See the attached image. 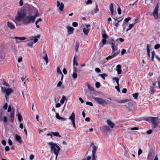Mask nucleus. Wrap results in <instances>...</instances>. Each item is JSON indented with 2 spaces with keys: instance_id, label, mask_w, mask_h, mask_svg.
<instances>
[{
  "instance_id": "obj_26",
  "label": "nucleus",
  "mask_w": 160,
  "mask_h": 160,
  "mask_svg": "<svg viewBox=\"0 0 160 160\" xmlns=\"http://www.w3.org/2000/svg\"><path fill=\"white\" fill-rule=\"evenodd\" d=\"M8 26L10 29H13L14 28V26L13 24L10 22H8Z\"/></svg>"
},
{
  "instance_id": "obj_46",
  "label": "nucleus",
  "mask_w": 160,
  "mask_h": 160,
  "mask_svg": "<svg viewBox=\"0 0 160 160\" xmlns=\"http://www.w3.org/2000/svg\"><path fill=\"white\" fill-rule=\"evenodd\" d=\"M57 72L58 73L61 74H62L59 67H58L57 68Z\"/></svg>"
},
{
  "instance_id": "obj_38",
  "label": "nucleus",
  "mask_w": 160,
  "mask_h": 160,
  "mask_svg": "<svg viewBox=\"0 0 160 160\" xmlns=\"http://www.w3.org/2000/svg\"><path fill=\"white\" fill-rule=\"evenodd\" d=\"M104 128L105 129L107 132H109L111 131V130L110 128L109 127L107 126H104Z\"/></svg>"
},
{
  "instance_id": "obj_50",
  "label": "nucleus",
  "mask_w": 160,
  "mask_h": 160,
  "mask_svg": "<svg viewBox=\"0 0 160 160\" xmlns=\"http://www.w3.org/2000/svg\"><path fill=\"white\" fill-rule=\"evenodd\" d=\"M100 84L99 82H97L95 83V86L97 88H98L100 86Z\"/></svg>"
},
{
  "instance_id": "obj_45",
  "label": "nucleus",
  "mask_w": 160,
  "mask_h": 160,
  "mask_svg": "<svg viewBox=\"0 0 160 160\" xmlns=\"http://www.w3.org/2000/svg\"><path fill=\"white\" fill-rule=\"evenodd\" d=\"M62 84V82L61 81H59L57 83V87H60Z\"/></svg>"
},
{
  "instance_id": "obj_48",
  "label": "nucleus",
  "mask_w": 160,
  "mask_h": 160,
  "mask_svg": "<svg viewBox=\"0 0 160 160\" xmlns=\"http://www.w3.org/2000/svg\"><path fill=\"white\" fill-rule=\"evenodd\" d=\"M155 91V90L154 88L153 87H151L150 88V92L152 94H153L154 93Z\"/></svg>"
},
{
  "instance_id": "obj_52",
  "label": "nucleus",
  "mask_w": 160,
  "mask_h": 160,
  "mask_svg": "<svg viewBox=\"0 0 160 160\" xmlns=\"http://www.w3.org/2000/svg\"><path fill=\"white\" fill-rule=\"evenodd\" d=\"M86 104L88 105H90L91 106H93V104L92 102H86Z\"/></svg>"
},
{
  "instance_id": "obj_41",
  "label": "nucleus",
  "mask_w": 160,
  "mask_h": 160,
  "mask_svg": "<svg viewBox=\"0 0 160 160\" xmlns=\"http://www.w3.org/2000/svg\"><path fill=\"white\" fill-rule=\"evenodd\" d=\"M73 33V31H67V33L66 34V36L72 34Z\"/></svg>"
},
{
  "instance_id": "obj_56",
  "label": "nucleus",
  "mask_w": 160,
  "mask_h": 160,
  "mask_svg": "<svg viewBox=\"0 0 160 160\" xmlns=\"http://www.w3.org/2000/svg\"><path fill=\"white\" fill-rule=\"evenodd\" d=\"M2 83L5 86L7 87H9V85L4 80H3V82H2Z\"/></svg>"
},
{
  "instance_id": "obj_6",
  "label": "nucleus",
  "mask_w": 160,
  "mask_h": 160,
  "mask_svg": "<svg viewBox=\"0 0 160 160\" xmlns=\"http://www.w3.org/2000/svg\"><path fill=\"white\" fill-rule=\"evenodd\" d=\"M112 41V42L110 43L111 45V48L112 49V53L116 55H117L119 53V50H118L117 48V45H115V43L113 42V39L111 40Z\"/></svg>"
},
{
  "instance_id": "obj_2",
  "label": "nucleus",
  "mask_w": 160,
  "mask_h": 160,
  "mask_svg": "<svg viewBox=\"0 0 160 160\" xmlns=\"http://www.w3.org/2000/svg\"><path fill=\"white\" fill-rule=\"evenodd\" d=\"M40 34H38L37 36H32L29 37L28 41H31L28 43V46L32 47L34 43H36L38 41V39H40Z\"/></svg>"
},
{
  "instance_id": "obj_23",
  "label": "nucleus",
  "mask_w": 160,
  "mask_h": 160,
  "mask_svg": "<svg viewBox=\"0 0 160 160\" xmlns=\"http://www.w3.org/2000/svg\"><path fill=\"white\" fill-rule=\"evenodd\" d=\"M117 55L114 54H113L112 53L111 55L109 56H108V57L105 58V59L106 60V62H107L108 60L109 59H112V58H114Z\"/></svg>"
},
{
  "instance_id": "obj_63",
  "label": "nucleus",
  "mask_w": 160,
  "mask_h": 160,
  "mask_svg": "<svg viewBox=\"0 0 160 160\" xmlns=\"http://www.w3.org/2000/svg\"><path fill=\"white\" fill-rule=\"evenodd\" d=\"M2 144L4 145V146H5L6 145V141L4 140H3L2 141Z\"/></svg>"
},
{
  "instance_id": "obj_40",
  "label": "nucleus",
  "mask_w": 160,
  "mask_h": 160,
  "mask_svg": "<svg viewBox=\"0 0 160 160\" xmlns=\"http://www.w3.org/2000/svg\"><path fill=\"white\" fill-rule=\"evenodd\" d=\"M22 119V116L18 113V120L19 122H21Z\"/></svg>"
},
{
  "instance_id": "obj_54",
  "label": "nucleus",
  "mask_w": 160,
  "mask_h": 160,
  "mask_svg": "<svg viewBox=\"0 0 160 160\" xmlns=\"http://www.w3.org/2000/svg\"><path fill=\"white\" fill-rule=\"evenodd\" d=\"M95 70L96 72L98 73L100 72H101L100 69L99 68H95Z\"/></svg>"
},
{
  "instance_id": "obj_32",
  "label": "nucleus",
  "mask_w": 160,
  "mask_h": 160,
  "mask_svg": "<svg viewBox=\"0 0 160 160\" xmlns=\"http://www.w3.org/2000/svg\"><path fill=\"white\" fill-rule=\"evenodd\" d=\"M51 133L54 136H58V137H61V136L60 135H59V132H51Z\"/></svg>"
},
{
  "instance_id": "obj_39",
  "label": "nucleus",
  "mask_w": 160,
  "mask_h": 160,
  "mask_svg": "<svg viewBox=\"0 0 160 160\" xmlns=\"http://www.w3.org/2000/svg\"><path fill=\"white\" fill-rule=\"evenodd\" d=\"M138 95V93H136L132 94L133 97L135 99H137V98Z\"/></svg>"
},
{
  "instance_id": "obj_29",
  "label": "nucleus",
  "mask_w": 160,
  "mask_h": 160,
  "mask_svg": "<svg viewBox=\"0 0 160 160\" xmlns=\"http://www.w3.org/2000/svg\"><path fill=\"white\" fill-rule=\"evenodd\" d=\"M150 46V45L149 44L147 45V54L148 57L149 58L150 56V50L149 49V47Z\"/></svg>"
},
{
  "instance_id": "obj_61",
  "label": "nucleus",
  "mask_w": 160,
  "mask_h": 160,
  "mask_svg": "<svg viewBox=\"0 0 160 160\" xmlns=\"http://www.w3.org/2000/svg\"><path fill=\"white\" fill-rule=\"evenodd\" d=\"M152 130L151 129L147 131V133L148 134H150L152 133Z\"/></svg>"
},
{
  "instance_id": "obj_5",
  "label": "nucleus",
  "mask_w": 160,
  "mask_h": 160,
  "mask_svg": "<svg viewBox=\"0 0 160 160\" xmlns=\"http://www.w3.org/2000/svg\"><path fill=\"white\" fill-rule=\"evenodd\" d=\"M26 14L24 10H21L20 11H18L17 16L15 18V20L17 21H20L26 16Z\"/></svg>"
},
{
  "instance_id": "obj_19",
  "label": "nucleus",
  "mask_w": 160,
  "mask_h": 160,
  "mask_svg": "<svg viewBox=\"0 0 160 160\" xmlns=\"http://www.w3.org/2000/svg\"><path fill=\"white\" fill-rule=\"evenodd\" d=\"M32 11L35 13V15L33 16V17H35V19L37 17L39 16L40 13L38 11V10L35 8H33Z\"/></svg>"
},
{
  "instance_id": "obj_20",
  "label": "nucleus",
  "mask_w": 160,
  "mask_h": 160,
  "mask_svg": "<svg viewBox=\"0 0 160 160\" xmlns=\"http://www.w3.org/2000/svg\"><path fill=\"white\" fill-rule=\"evenodd\" d=\"M121 66L120 64L117 65L116 66V70L118 74H120L122 72V70L121 69Z\"/></svg>"
},
{
  "instance_id": "obj_53",
  "label": "nucleus",
  "mask_w": 160,
  "mask_h": 160,
  "mask_svg": "<svg viewBox=\"0 0 160 160\" xmlns=\"http://www.w3.org/2000/svg\"><path fill=\"white\" fill-rule=\"evenodd\" d=\"M112 80L113 81H115L116 82L118 81V80H119V79L118 78L114 77L112 78Z\"/></svg>"
},
{
  "instance_id": "obj_31",
  "label": "nucleus",
  "mask_w": 160,
  "mask_h": 160,
  "mask_svg": "<svg viewBox=\"0 0 160 160\" xmlns=\"http://www.w3.org/2000/svg\"><path fill=\"white\" fill-rule=\"evenodd\" d=\"M98 76H100L104 80L105 79V77L107 76V74L106 73H104L102 74H99Z\"/></svg>"
},
{
  "instance_id": "obj_13",
  "label": "nucleus",
  "mask_w": 160,
  "mask_h": 160,
  "mask_svg": "<svg viewBox=\"0 0 160 160\" xmlns=\"http://www.w3.org/2000/svg\"><path fill=\"white\" fill-rule=\"evenodd\" d=\"M57 6L59 7V9L60 11H62L64 8V4L62 3H60L59 1H57Z\"/></svg>"
},
{
  "instance_id": "obj_59",
  "label": "nucleus",
  "mask_w": 160,
  "mask_h": 160,
  "mask_svg": "<svg viewBox=\"0 0 160 160\" xmlns=\"http://www.w3.org/2000/svg\"><path fill=\"white\" fill-rule=\"evenodd\" d=\"M118 14H120L121 13V10L120 7H119L118 9Z\"/></svg>"
},
{
  "instance_id": "obj_51",
  "label": "nucleus",
  "mask_w": 160,
  "mask_h": 160,
  "mask_svg": "<svg viewBox=\"0 0 160 160\" xmlns=\"http://www.w3.org/2000/svg\"><path fill=\"white\" fill-rule=\"evenodd\" d=\"M12 110L11 106V105H9L8 106V112H12Z\"/></svg>"
},
{
  "instance_id": "obj_16",
  "label": "nucleus",
  "mask_w": 160,
  "mask_h": 160,
  "mask_svg": "<svg viewBox=\"0 0 160 160\" xmlns=\"http://www.w3.org/2000/svg\"><path fill=\"white\" fill-rule=\"evenodd\" d=\"M43 54L44 55L43 57V59L45 61L46 64H47L48 62V58L45 51H43Z\"/></svg>"
},
{
  "instance_id": "obj_49",
  "label": "nucleus",
  "mask_w": 160,
  "mask_h": 160,
  "mask_svg": "<svg viewBox=\"0 0 160 160\" xmlns=\"http://www.w3.org/2000/svg\"><path fill=\"white\" fill-rule=\"evenodd\" d=\"M160 48V44H156L154 47V48L156 49H157Z\"/></svg>"
},
{
  "instance_id": "obj_24",
  "label": "nucleus",
  "mask_w": 160,
  "mask_h": 160,
  "mask_svg": "<svg viewBox=\"0 0 160 160\" xmlns=\"http://www.w3.org/2000/svg\"><path fill=\"white\" fill-rule=\"evenodd\" d=\"M128 100H129L127 99L123 100H118L117 101V102L119 103H123L127 102Z\"/></svg>"
},
{
  "instance_id": "obj_18",
  "label": "nucleus",
  "mask_w": 160,
  "mask_h": 160,
  "mask_svg": "<svg viewBox=\"0 0 160 160\" xmlns=\"http://www.w3.org/2000/svg\"><path fill=\"white\" fill-rule=\"evenodd\" d=\"M15 139L19 143L21 144L22 143L21 138V137L17 134L15 135Z\"/></svg>"
},
{
  "instance_id": "obj_15",
  "label": "nucleus",
  "mask_w": 160,
  "mask_h": 160,
  "mask_svg": "<svg viewBox=\"0 0 160 160\" xmlns=\"http://www.w3.org/2000/svg\"><path fill=\"white\" fill-rule=\"evenodd\" d=\"M2 112L0 113V121H3L4 123L6 122L7 121V118L6 116H4L3 118L2 117Z\"/></svg>"
},
{
  "instance_id": "obj_12",
  "label": "nucleus",
  "mask_w": 160,
  "mask_h": 160,
  "mask_svg": "<svg viewBox=\"0 0 160 160\" xmlns=\"http://www.w3.org/2000/svg\"><path fill=\"white\" fill-rule=\"evenodd\" d=\"M13 92V90L12 88H8L7 89H5L3 91V93H5L6 95L8 96Z\"/></svg>"
},
{
  "instance_id": "obj_14",
  "label": "nucleus",
  "mask_w": 160,
  "mask_h": 160,
  "mask_svg": "<svg viewBox=\"0 0 160 160\" xmlns=\"http://www.w3.org/2000/svg\"><path fill=\"white\" fill-rule=\"evenodd\" d=\"M73 72L72 74V77L74 80H76L77 77V71L76 68L73 66Z\"/></svg>"
},
{
  "instance_id": "obj_37",
  "label": "nucleus",
  "mask_w": 160,
  "mask_h": 160,
  "mask_svg": "<svg viewBox=\"0 0 160 160\" xmlns=\"http://www.w3.org/2000/svg\"><path fill=\"white\" fill-rule=\"evenodd\" d=\"M4 48L2 46H0V53L2 54H4L3 52L5 50Z\"/></svg>"
},
{
  "instance_id": "obj_1",
  "label": "nucleus",
  "mask_w": 160,
  "mask_h": 160,
  "mask_svg": "<svg viewBox=\"0 0 160 160\" xmlns=\"http://www.w3.org/2000/svg\"><path fill=\"white\" fill-rule=\"evenodd\" d=\"M48 144L50 146L51 152H53L55 155V160H56L60 149V147L57 144L52 142H48Z\"/></svg>"
},
{
  "instance_id": "obj_33",
  "label": "nucleus",
  "mask_w": 160,
  "mask_h": 160,
  "mask_svg": "<svg viewBox=\"0 0 160 160\" xmlns=\"http://www.w3.org/2000/svg\"><path fill=\"white\" fill-rule=\"evenodd\" d=\"M128 31H124L123 33L125 35L129 37L130 35V33L128 32Z\"/></svg>"
},
{
  "instance_id": "obj_4",
  "label": "nucleus",
  "mask_w": 160,
  "mask_h": 160,
  "mask_svg": "<svg viewBox=\"0 0 160 160\" xmlns=\"http://www.w3.org/2000/svg\"><path fill=\"white\" fill-rule=\"evenodd\" d=\"M35 20V17H33L32 14L30 13L23 19V22L26 24H28L34 22Z\"/></svg>"
},
{
  "instance_id": "obj_35",
  "label": "nucleus",
  "mask_w": 160,
  "mask_h": 160,
  "mask_svg": "<svg viewBox=\"0 0 160 160\" xmlns=\"http://www.w3.org/2000/svg\"><path fill=\"white\" fill-rule=\"evenodd\" d=\"M152 54V58H151V61H153V59L154 58V56L155 55V52L154 51H152L151 52Z\"/></svg>"
},
{
  "instance_id": "obj_8",
  "label": "nucleus",
  "mask_w": 160,
  "mask_h": 160,
  "mask_svg": "<svg viewBox=\"0 0 160 160\" xmlns=\"http://www.w3.org/2000/svg\"><path fill=\"white\" fill-rule=\"evenodd\" d=\"M94 100L99 104L103 106H105L108 104L107 101L102 98H93Z\"/></svg>"
},
{
  "instance_id": "obj_64",
  "label": "nucleus",
  "mask_w": 160,
  "mask_h": 160,
  "mask_svg": "<svg viewBox=\"0 0 160 160\" xmlns=\"http://www.w3.org/2000/svg\"><path fill=\"white\" fill-rule=\"evenodd\" d=\"M23 1L22 0H20L19 1V4L20 6H21L23 5Z\"/></svg>"
},
{
  "instance_id": "obj_21",
  "label": "nucleus",
  "mask_w": 160,
  "mask_h": 160,
  "mask_svg": "<svg viewBox=\"0 0 160 160\" xmlns=\"http://www.w3.org/2000/svg\"><path fill=\"white\" fill-rule=\"evenodd\" d=\"M75 114L73 112H72L70 115V117L69 118V119H70L71 122H75Z\"/></svg>"
},
{
  "instance_id": "obj_42",
  "label": "nucleus",
  "mask_w": 160,
  "mask_h": 160,
  "mask_svg": "<svg viewBox=\"0 0 160 160\" xmlns=\"http://www.w3.org/2000/svg\"><path fill=\"white\" fill-rule=\"evenodd\" d=\"M98 5L97 4H96V8L95 9L93 10V11L95 13H97L98 11Z\"/></svg>"
},
{
  "instance_id": "obj_60",
  "label": "nucleus",
  "mask_w": 160,
  "mask_h": 160,
  "mask_svg": "<svg viewBox=\"0 0 160 160\" xmlns=\"http://www.w3.org/2000/svg\"><path fill=\"white\" fill-rule=\"evenodd\" d=\"M131 18L130 17L126 18L125 19V21L126 22H128V21L131 19Z\"/></svg>"
},
{
  "instance_id": "obj_57",
  "label": "nucleus",
  "mask_w": 160,
  "mask_h": 160,
  "mask_svg": "<svg viewBox=\"0 0 160 160\" xmlns=\"http://www.w3.org/2000/svg\"><path fill=\"white\" fill-rule=\"evenodd\" d=\"M126 52V50L124 49H123L121 52V54L123 55Z\"/></svg>"
},
{
  "instance_id": "obj_55",
  "label": "nucleus",
  "mask_w": 160,
  "mask_h": 160,
  "mask_svg": "<svg viewBox=\"0 0 160 160\" xmlns=\"http://www.w3.org/2000/svg\"><path fill=\"white\" fill-rule=\"evenodd\" d=\"M92 2V1L91 0H88L86 2V4L88 5L89 4H91Z\"/></svg>"
},
{
  "instance_id": "obj_43",
  "label": "nucleus",
  "mask_w": 160,
  "mask_h": 160,
  "mask_svg": "<svg viewBox=\"0 0 160 160\" xmlns=\"http://www.w3.org/2000/svg\"><path fill=\"white\" fill-rule=\"evenodd\" d=\"M134 25V23H132V24H130L129 25L128 29H127V30H129V29H131L133 27Z\"/></svg>"
},
{
  "instance_id": "obj_3",
  "label": "nucleus",
  "mask_w": 160,
  "mask_h": 160,
  "mask_svg": "<svg viewBox=\"0 0 160 160\" xmlns=\"http://www.w3.org/2000/svg\"><path fill=\"white\" fill-rule=\"evenodd\" d=\"M148 119V121L151 122L152 124V127L154 128H155L158 124L159 123V119L158 117H150Z\"/></svg>"
},
{
  "instance_id": "obj_28",
  "label": "nucleus",
  "mask_w": 160,
  "mask_h": 160,
  "mask_svg": "<svg viewBox=\"0 0 160 160\" xmlns=\"http://www.w3.org/2000/svg\"><path fill=\"white\" fill-rule=\"evenodd\" d=\"M79 45V43L78 41H77L76 42V45L75 46V49L76 51L77 52H78V47Z\"/></svg>"
},
{
  "instance_id": "obj_58",
  "label": "nucleus",
  "mask_w": 160,
  "mask_h": 160,
  "mask_svg": "<svg viewBox=\"0 0 160 160\" xmlns=\"http://www.w3.org/2000/svg\"><path fill=\"white\" fill-rule=\"evenodd\" d=\"M78 23L76 22H73L72 23V25L74 27H76L78 26Z\"/></svg>"
},
{
  "instance_id": "obj_47",
  "label": "nucleus",
  "mask_w": 160,
  "mask_h": 160,
  "mask_svg": "<svg viewBox=\"0 0 160 160\" xmlns=\"http://www.w3.org/2000/svg\"><path fill=\"white\" fill-rule=\"evenodd\" d=\"M67 28L68 30H74V28L72 27H70L69 26H67Z\"/></svg>"
},
{
  "instance_id": "obj_34",
  "label": "nucleus",
  "mask_w": 160,
  "mask_h": 160,
  "mask_svg": "<svg viewBox=\"0 0 160 160\" xmlns=\"http://www.w3.org/2000/svg\"><path fill=\"white\" fill-rule=\"evenodd\" d=\"M66 96H62V98L61 99L60 101V102L62 104H63L64 103V101L66 99Z\"/></svg>"
},
{
  "instance_id": "obj_25",
  "label": "nucleus",
  "mask_w": 160,
  "mask_h": 160,
  "mask_svg": "<svg viewBox=\"0 0 160 160\" xmlns=\"http://www.w3.org/2000/svg\"><path fill=\"white\" fill-rule=\"evenodd\" d=\"M5 56L4 54H2L0 53V62L4 60Z\"/></svg>"
},
{
  "instance_id": "obj_44",
  "label": "nucleus",
  "mask_w": 160,
  "mask_h": 160,
  "mask_svg": "<svg viewBox=\"0 0 160 160\" xmlns=\"http://www.w3.org/2000/svg\"><path fill=\"white\" fill-rule=\"evenodd\" d=\"M8 107V104H7V103H6L3 106L2 108L5 110H6L7 109Z\"/></svg>"
},
{
  "instance_id": "obj_36",
  "label": "nucleus",
  "mask_w": 160,
  "mask_h": 160,
  "mask_svg": "<svg viewBox=\"0 0 160 160\" xmlns=\"http://www.w3.org/2000/svg\"><path fill=\"white\" fill-rule=\"evenodd\" d=\"M75 57L76 56H75L74 57L73 61V64L74 66L75 65L78 66V62L75 60Z\"/></svg>"
},
{
  "instance_id": "obj_7",
  "label": "nucleus",
  "mask_w": 160,
  "mask_h": 160,
  "mask_svg": "<svg viewBox=\"0 0 160 160\" xmlns=\"http://www.w3.org/2000/svg\"><path fill=\"white\" fill-rule=\"evenodd\" d=\"M90 147L92 148V160H96L97 156L96 155V153L98 149V146L95 145L94 143H92Z\"/></svg>"
},
{
  "instance_id": "obj_22",
  "label": "nucleus",
  "mask_w": 160,
  "mask_h": 160,
  "mask_svg": "<svg viewBox=\"0 0 160 160\" xmlns=\"http://www.w3.org/2000/svg\"><path fill=\"white\" fill-rule=\"evenodd\" d=\"M56 117L57 119H58L59 120H61L62 121H65L66 120V118L60 117L59 116L58 113H56Z\"/></svg>"
},
{
  "instance_id": "obj_27",
  "label": "nucleus",
  "mask_w": 160,
  "mask_h": 160,
  "mask_svg": "<svg viewBox=\"0 0 160 160\" xmlns=\"http://www.w3.org/2000/svg\"><path fill=\"white\" fill-rule=\"evenodd\" d=\"M14 38L18 39L21 41H23L26 39V38L25 37H15Z\"/></svg>"
},
{
  "instance_id": "obj_11",
  "label": "nucleus",
  "mask_w": 160,
  "mask_h": 160,
  "mask_svg": "<svg viewBox=\"0 0 160 160\" xmlns=\"http://www.w3.org/2000/svg\"><path fill=\"white\" fill-rule=\"evenodd\" d=\"M14 110L12 109V112H10V115L9 116L10 121L11 122H13L14 120Z\"/></svg>"
},
{
  "instance_id": "obj_30",
  "label": "nucleus",
  "mask_w": 160,
  "mask_h": 160,
  "mask_svg": "<svg viewBox=\"0 0 160 160\" xmlns=\"http://www.w3.org/2000/svg\"><path fill=\"white\" fill-rule=\"evenodd\" d=\"M110 9L111 11V14L112 15L113 13V4L112 3H111L110 4Z\"/></svg>"
},
{
  "instance_id": "obj_17",
  "label": "nucleus",
  "mask_w": 160,
  "mask_h": 160,
  "mask_svg": "<svg viewBox=\"0 0 160 160\" xmlns=\"http://www.w3.org/2000/svg\"><path fill=\"white\" fill-rule=\"evenodd\" d=\"M106 122L108 125L112 128H113L115 126L114 123L109 120H107Z\"/></svg>"
},
{
  "instance_id": "obj_62",
  "label": "nucleus",
  "mask_w": 160,
  "mask_h": 160,
  "mask_svg": "<svg viewBox=\"0 0 160 160\" xmlns=\"http://www.w3.org/2000/svg\"><path fill=\"white\" fill-rule=\"evenodd\" d=\"M82 32L86 35H87L88 33V31H82Z\"/></svg>"
},
{
  "instance_id": "obj_10",
  "label": "nucleus",
  "mask_w": 160,
  "mask_h": 160,
  "mask_svg": "<svg viewBox=\"0 0 160 160\" xmlns=\"http://www.w3.org/2000/svg\"><path fill=\"white\" fill-rule=\"evenodd\" d=\"M102 37L103 39H102L101 42H102V46L106 44V39L108 37V35L104 33V32H102Z\"/></svg>"
},
{
  "instance_id": "obj_9",
  "label": "nucleus",
  "mask_w": 160,
  "mask_h": 160,
  "mask_svg": "<svg viewBox=\"0 0 160 160\" xmlns=\"http://www.w3.org/2000/svg\"><path fill=\"white\" fill-rule=\"evenodd\" d=\"M159 6L157 4L153 13V15L155 19H158V10Z\"/></svg>"
}]
</instances>
